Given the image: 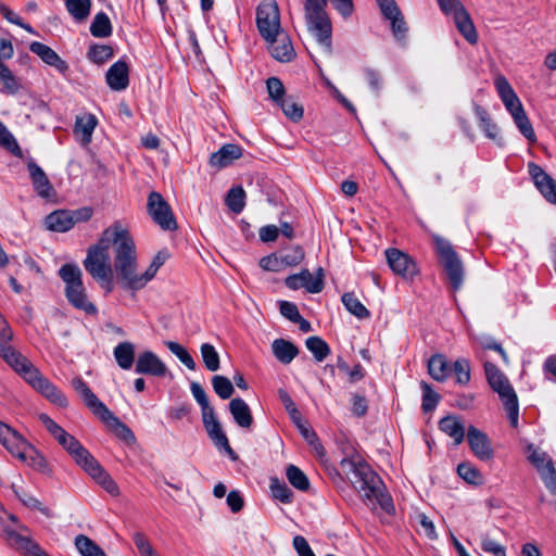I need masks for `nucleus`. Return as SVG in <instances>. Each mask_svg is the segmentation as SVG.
<instances>
[{
  "instance_id": "54",
  "label": "nucleus",
  "mask_w": 556,
  "mask_h": 556,
  "mask_svg": "<svg viewBox=\"0 0 556 556\" xmlns=\"http://www.w3.org/2000/svg\"><path fill=\"white\" fill-rule=\"evenodd\" d=\"M283 114L293 122H299L303 117V106L292 100L291 97H286L279 104Z\"/></svg>"
},
{
  "instance_id": "1",
  "label": "nucleus",
  "mask_w": 556,
  "mask_h": 556,
  "mask_svg": "<svg viewBox=\"0 0 556 556\" xmlns=\"http://www.w3.org/2000/svg\"><path fill=\"white\" fill-rule=\"evenodd\" d=\"M117 252V280L123 288L134 291L142 289L150 280H152L160 267L169 257V253L166 250L160 251L154 256L146 271L138 274L136 245L128 230L127 238H125L119 244V250Z\"/></svg>"
},
{
  "instance_id": "63",
  "label": "nucleus",
  "mask_w": 556,
  "mask_h": 556,
  "mask_svg": "<svg viewBox=\"0 0 556 556\" xmlns=\"http://www.w3.org/2000/svg\"><path fill=\"white\" fill-rule=\"evenodd\" d=\"M93 480L111 495L117 496L119 494V489L116 482L105 470L98 475Z\"/></svg>"
},
{
  "instance_id": "46",
  "label": "nucleus",
  "mask_w": 556,
  "mask_h": 556,
  "mask_svg": "<svg viewBox=\"0 0 556 556\" xmlns=\"http://www.w3.org/2000/svg\"><path fill=\"white\" fill-rule=\"evenodd\" d=\"M286 476L290 484L299 491H307L309 481L307 476L295 465H289L286 469Z\"/></svg>"
},
{
  "instance_id": "17",
  "label": "nucleus",
  "mask_w": 556,
  "mask_h": 556,
  "mask_svg": "<svg viewBox=\"0 0 556 556\" xmlns=\"http://www.w3.org/2000/svg\"><path fill=\"white\" fill-rule=\"evenodd\" d=\"M528 169L535 187L544 199L556 205V180L535 163H529Z\"/></svg>"
},
{
  "instance_id": "25",
  "label": "nucleus",
  "mask_w": 556,
  "mask_h": 556,
  "mask_svg": "<svg viewBox=\"0 0 556 556\" xmlns=\"http://www.w3.org/2000/svg\"><path fill=\"white\" fill-rule=\"evenodd\" d=\"M72 387L79 394L86 406L94 415L99 416L106 408L105 404L97 397V395L80 377H75L72 380Z\"/></svg>"
},
{
  "instance_id": "15",
  "label": "nucleus",
  "mask_w": 556,
  "mask_h": 556,
  "mask_svg": "<svg viewBox=\"0 0 556 556\" xmlns=\"http://www.w3.org/2000/svg\"><path fill=\"white\" fill-rule=\"evenodd\" d=\"M285 282L291 290L304 288L309 293H319L324 289V270L319 267L314 276L308 269H303L299 274L288 276Z\"/></svg>"
},
{
  "instance_id": "36",
  "label": "nucleus",
  "mask_w": 556,
  "mask_h": 556,
  "mask_svg": "<svg viewBox=\"0 0 556 556\" xmlns=\"http://www.w3.org/2000/svg\"><path fill=\"white\" fill-rule=\"evenodd\" d=\"M98 124V121L92 114H85L76 118L74 132L80 136L83 144H88L91 141L92 132Z\"/></svg>"
},
{
  "instance_id": "60",
  "label": "nucleus",
  "mask_w": 556,
  "mask_h": 556,
  "mask_svg": "<svg viewBox=\"0 0 556 556\" xmlns=\"http://www.w3.org/2000/svg\"><path fill=\"white\" fill-rule=\"evenodd\" d=\"M514 122L518 127L519 131L525 136V138L530 142L536 141V136L534 129L532 127L531 122L529 121L526 112L515 116Z\"/></svg>"
},
{
  "instance_id": "22",
  "label": "nucleus",
  "mask_w": 556,
  "mask_h": 556,
  "mask_svg": "<svg viewBox=\"0 0 556 556\" xmlns=\"http://www.w3.org/2000/svg\"><path fill=\"white\" fill-rule=\"evenodd\" d=\"M105 80L112 90H125L129 85V67L126 61L118 60L112 64L106 72Z\"/></svg>"
},
{
  "instance_id": "24",
  "label": "nucleus",
  "mask_w": 556,
  "mask_h": 556,
  "mask_svg": "<svg viewBox=\"0 0 556 556\" xmlns=\"http://www.w3.org/2000/svg\"><path fill=\"white\" fill-rule=\"evenodd\" d=\"M17 459L25 463L36 471L41 473H49L50 468L49 465L43 457L30 443L25 441V446H22L20 452L15 454Z\"/></svg>"
},
{
  "instance_id": "23",
  "label": "nucleus",
  "mask_w": 556,
  "mask_h": 556,
  "mask_svg": "<svg viewBox=\"0 0 556 556\" xmlns=\"http://www.w3.org/2000/svg\"><path fill=\"white\" fill-rule=\"evenodd\" d=\"M29 50L38 55L47 65L54 67L59 73L65 74L68 71L67 63L47 45L34 41L29 45Z\"/></svg>"
},
{
  "instance_id": "55",
  "label": "nucleus",
  "mask_w": 556,
  "mask_h": 556,
  "mask_svg": "<svg viewBox=\"0 0 556 556\" xmlns=\"http://www.w3.org/2000/svg\"><path fill=\"white\" fill-rule=\"evenodd\" d=\"M476 114L479 119V125L485 136L490 139H495L497 136V126L491 121L488 112L484 109L477 106Z\"/></svg>"
},
{
  "instance_id": "39",
  "label": "nucleus",
  "mask_w": 556,
  "mask_h": 556,
  "mask_svg": "<svg viewBox=\"0 0 556 556\" xmlns=\"http://www.w3.org/2000/svg\"><path fill=\"white\" fill-rule=\"evenodd\" d=\"M74 459L92 479L104 470L100 463L85 447L80 450Z\"/></svg>"
},
{
  "instance_id": "40",
  "label": "nucleus",
  "mask_w": 556,
  "mask_h": 556,
  "mask_svg": "<svg viewBox=\"0 0 556 556\" xmlns=\"http://www.w3.org/2000/svg\"><path fill=\"white\" fill-rule=\"evenodd\" d=\"M12 490L15 494V496L22 502L23 505L26 507L39 510L47 517H51V510L48 507L42 506L41 502L33 496L30 493H28L26 490H24L22 486L12 484Z\"/></svg>"
},
{
  "instance_id": "10",
  "label": "nucleus",
  "mask_w": 556,
  "mask_h": 556,
  "mask_svg": "<svg viewBox=\"0 0 556 556\" xmlns=\"http://www.w3.org/2000/svg\"><path fill=\"white\" fill-rule=\"evenodd\" d=\"M4 538L8 544L20 553L28 556H49L30 536L27 526L18 523V530L3 525Z\"/></svg>"
},
{
  "instance_id": "7",
  "label": "nucleus",
  "mask_w": 556,
  "mask_h": 556,
  "mask_svg": "<svg viewBox=\"0 0 556 556\" xmlns=\"http://www.w3.org/2000/svg\"><path fill=\"white\" fill-rule=\"evenodd\" d=\"M484 371L491 389L500 395L504 404L511 427L517 428L519 403L508 378L490 362L484 363Z\"/></svg>"
},
{
  "instance_id": "5",
  "label": "nucleus",
  "mask_w": 556,
  "mask_h": 556,
  "mask_svg": "<svg viewBox=\"0 0 556 556\" xmlns=\"http://www.w3.org/2000/svg\"><path fill=\"white\" fill-rule=\"evenodd\" d=\"M328 0H305L304 17L307 30L328 53L332 52V24L326 11Z\"/></svg>"
},
{
  "instance_id": "35",
  "label": "nucleus",
  "mask_w": 556,
  "mask_h": 556,
  "mask_svg": "<svg viewBox=\"0 0 556 556\" xmlns=\"http://www.w3.org/2000/svg\"><path fill=\"white\" fill-rule=\"evenodd\" d=\"M113 355L117 365L122 369L128 370L135 362V345L128 341L121 342L114 348Z\"/></svg>"
},
{
  "instance_id": "49",
  "label": "nucleus",
  "mask_w": 556,
  "mask_h": 556,
  "mask_svg": "<svg viewBox=\"0 0 556 556\" xmlns=\"http://www.w3.org/2000/svg\"><path fill=\"white\" fill-rule=\"evenodd\" d=\"M113 48L109 45H92L89 47L87 56L96 64H103L113 58Z\"/></svg>"
},
{
  "instance_id": "52",
  "label": "nucleus",
  "mask_w": 556,
  "mask_h": 556,
  "mask_svg": "<svg viewBox=\"0 0 556 556\" xmlns=\"http://www.w3.org/2000/svg\"><path fill=\"white\" fill-rule=\"evenodd\" d=\"M203 363L207 370L216 371L219 369V355L211 343H203L200 348Z\"/></svg>"
},
{
  "instance_id": "62",
  "label": "nucleus",
  "mask_w": 556,
  "mask_h": 556,
  "mask_svg": "<svg viewBox=\"0 0 556 556\" xmlns=\"http://www.w3.org/2000/svg\"><path fill=\"white\" fill-rule=\"evenodd\" d=\"M304 255L303 249L296 245L283 253L280 261L287 266H296L303 261Z\"/></svg>"
},
{
  "instance_id": "2",
  "label": "nucleus",
  "mask_w": 556,
  "mask_h": 556,
  "mask_svg": "<svg viewBox=\"0 0 556 556\" xmlns=\"http://www.w3.org/2000/svg\"><path fill=\"white\" fill-rule=\"evenodd\" d=\"M0 337L1 357L20 374L34 389L59 407H67L68 401L61 390L45 378L39 370L11 344Z\"/></svg>"
},
{
  "instance_id": "37",
  "label": "nucleus",
  "mask_w": 556,
  "mask_h": 556,
  "mask_svg": "<svg viewBox=\"0 0 556 556\" xmlns=\"http://www.w3.org/2000/svg\"><path fill=\"white\" fill-rule=\"evenodd\" d=\"M271 349L275 357L283 364L291 363L299 353L298 348L285 339L274 340Z\"/></svg>"
},
{
  "instance_id": "9",
  "label": "nucleus",
  "mask_w": 556,
  "mask_h": 556,
  "mask_svg": "<svg viewBox=\"0 0 556 556\" xmlns=\"http://www.w3.org/2000/svg\"><path fill=\"white\" fill-rule=\"evenodd\" d=\"M256 26L265 40H269L282 31L279 8L275 0H265L258 4L256 9Z\"/></svg>"
},
{
  "instance_id": "48",
  "label": "nucleus",
  "mask_w": 556,
  "mask_h": 556,
  "mask_svg": "<svg viewBox=\"0 0 556 556\" xmlns=\"http://www.w3.org/2000/svg\"><path fill=\"white\" fill-rule=\"evenodd\" d=\"M420 388L422 391L421 409L424 413H430L437 407L441 400V396L426 381L420 382Z\"/></svg>"
},
{
  "instance_id": "57",
  "label": "nucleus",
  "mask_w": 556,
  "mask_h": 556,
  "mask_svg": "<svg viewBox=\"0 0 556 556\" xmlns=\"http://www.w3.org/2000/svg\"><path fill=\"white\" fill-rule=\"evenodd\" d=\"M270 490L273 496L279 500L282 503H290L293 497L292 491L288 488L285 482H281L279 479L275 478L270 481Z\"/></svg>"
},
{
  "instance_id": "3",
  "label": "nucleus",
  "mask_w": 556,
  "mask_h": 556,
  "mask_svg": "<svg viewBox=\"0 0 556 556\" xmlns=\"http://www.w3.org/2000/svg\"><path fill=\"white\" fill-rule=\"evenodd\" d=\"M340 467L365 501L377 502L389 511L392 500L382 492L381 479L367 463L359 456L351 455L341 459Z\"/></svg>"
},
{
  "instance_id": "42",
  "label": "nucleus",
  "mask_w": 556,
  "mask_h": 556,
  "mask_svg": "<svg viewBox=\"0 0 556 556\" xmlns=\"http://www.w3.org/2000/svg\"><path fill=\"white\" fill-rule=\"evenodd\" d=\"M90 33L97 38H106L112 34V24L109 16L103 13H97L91 25Z\"/></svg>"
},
{
  "instance_id": "59",
  "label": "nucleus",
  "mask_w": 556,
  "mask_h": 556,
  "mask_svg": "<svg viewBox=\"0 0 556 556\" xmlns=\"http://www.w3.org/2000/svg\"><path fill=\"white\" fill-rule=\"evenodd\" d=\"M452 370L455 374L457 383L467 384L470 381V365L467 359L460 358L455 361Z\"/></svg>"
},
{
  "instance_id": "43",
  "label": "nucleus",
  "mask_w": 556,
  "mask_h": 556,
  "mask_svg": "<svg viewBox=\"0 0 556 556\" xmlns=\"http://www.w3.org/2000/svg\"><path fill=\"white\" fill-rule=\"evenodd\" d=\"M75 546L81 556H106L96 542L84 534L75 538Z\"/></svg>"
},
{
  "instance_id": "11",
  "label": "nucleus",
  "mask_w": 556,
  "mask_h": 556,
  "mask_svg": "<svg viewBox=\"0 0 556 556\" xmlns=\"http://www.w3.org/2000/svg\"><path fill=\"white\" fill-rule=\"evenodd\" d=\"M528 459L538 470L544 485L552 494H556V468L552 458L546 452L534 447L532 444L528 446Z\"/></svg>"
},
{
  "instance_id": "61",
  "label": "nucleus",
  "mask_w": 556,
  "mask_h": 556,
  "mask_svg": "<svg viewBox=\"0 0 556 556\" xmlns=\"http://www.w3.org/2000/svg\"><path fill=\"white\" fill-rule=\"evenodd\" d=\"M457 473L468 483L477 484L481 479L480 471L468 463H463L457 466Z\"/></svg>"
},
{
  "instance_id": "20",
  "label": "nucleus",
  "mask_w": 556,
  "mask_h": 556,
  "mask_svg": "<svg viewBox=\"0 0 556 556\" xmlns=\"http://www.w3.org/2000/svg\"><path fill=\"white\" fill-rule=\"evenodd\" d=\"M467 441L472 453L481 460H490L493 457V450L489 438L475 426L468 428Z\"/></svg>"
},
{
  "instance_id": "44",
  "label": "nucleus",
  "mask_w": 556,
  "mask_h": 556,
  "mask_svg": "<svg viewBox=\"0 0 556 556\" xmlns=\"http://www.w3.org/2000/svg\"><path fill=\"white\" fill-rule=\"evenodd\" d=\"M305 345L317 362H323L330 354L328 343L320 337L314 336L307 338Z\"/></svg>"
},
{
  "instance_id": "8",
  "label": "nucleus",
  "mask_w": 556,
  "mask_h": 556,
  "mask_svg": "<svg viewBox=\"0 0 556 556\" xmlns=\"http://www.w3.org/2000/svg\"><path fill=\"white\" fill-rule=\"evenodd\" d=\"M432 239L439 263L446 275L451 288L453 291L459 290L465 279L464 265L459 255L454 250L452 243L446 239L439 235H433Z\"/></svg>"
},
{
  "instance_id": "14",
  "label": "nucleus",
  "mask_w": 556,
  "mask_h": 556,
  "mask_svg": "<svg viewBox=\"0 0 556 556\" xmlns=\"http://www.w3.org/2000/svg\"><path fill=\"white\" fill-rule=\"evenodd\" d=\"M39 420L50 432V434L59 442V444L67 451V453L75 458L80 450L84 447L79 441L72 434L66 432L60 425L51 419L47 414H40Z\"/></svg>"
},
{
  "instance_id": "51",
  "label": "nucleus",
  "mask_w": 556,
  "mask_h": 556,
  "mask_svg": "<svg viewBox=\"0 0 556 556\" xmlns=\"http://www.w3.org/2000/svg\"><path fill=\"white\" fill-rule=\"evenodd\" d=\"M167 349L190 370H195L197 364L190 353L175 341H166Z\"/></svg>"
},
{
  "instance_id": "4",
  "label": "nucleus",
  "mask_w": 556,
  "mask_h": 556,
  "mask_svg": "<svg viewBox=\"0 0 556 556\" xmlns=\"http://www.w3.org/2000/svg\"><path fill=\"white\" fill-rule=\"evenodd\" d=\"M125 238H127V229L116 222L103 230L97 244L88 248L84 267L94 280L108 277V274L112 271V266L109 262V249L111 245L113 247L114 270L116 271L117 251Z\"/></svg>"
},
{
  "instance_id": "56",
  "label": "nucleus",
  "mask_w": 556,
  "mask_h": 556,
  "mask_svg": "<svg viewBox=\"0 0 556 556\" xmlns=\"http://www.w3.org/2000/svg\"><path fill=\"white\" fill-rule=\"evenodd\" d=\"M266 88L269 98L278 105L286 98V89L282 81L277 77H269L266 80Z\"/></svg>"
},
{
  "instance_id": "13",
  "label": "nucleus",
  "mask_w": 556,
  "mask_h": 556,
  "mask_svg": "<svg viewBox=\"0 0 556 556\" xmlns=\"http://www.w3.org/2000/svg\"><path fill=\"white\" fill-rule=\"evenodd\" d=\"M202 410V420L203 425L207 431L208 437L215 443V445L219 448H224L225 452L232 458L237 459V454L231 448L229 441L224 433L219 421L217 420L214 408L208 406Z\"/></svg>"
},
{
  "instance_id": "38",
  "label": "nucleus",
  "mask_w": 556,
  "mask_h": 556,
  "mask_svg": "<svg viewBox=\"0 0 556 556\" xmlns=\"http://www.w3.org/2000/svg\"><path fill=\"white\" fill-rule=\"evenodd\" d=\"M341 301L346 311L358 319H367L370 317V312L358 300L354 292H345L341 296Z\"/></svg>"
},
{
  "instance_id": "26",
  "label": "nucleus",
  "mask_w": 556,
  "mask_h": 556,
  "mask_svg": "<svg viewBox=\"0 0 556 556\" xmlns=\"http://www.w3.org/2000/svg\"><path fill=\"white\" fill-rule=\"evenodd\" d=\"M242 156V148L238 144L226 143L212 153L210 164L216 168H224Z\"/></svg>"
},
{
  "instance_id": "33",
  "label": "nucleus",
  "mask_w": 556,
  "mask_h": 556,
  "mask_svg": "<svg viewBox=\"0 0 556 556\" xmlns=\"http://www.w3.org/2000/svg\"><path fill=\"white\" fill-rule=\"evenodd\" d=\"M46 226L49 230L65 232L73 228V217L70 211H54L46 217Z\"/></svg>"
},
{
  "instance_id": "58",
  "label": "nucleus",
  "mask_w": 556,
  "mask_h": 556,
  "mask_svg": "<svg viewBox=\"0 0 556 556\" xmlns=\"http://www.w3.org/2000/svg\"><path fill=\"white\" fill-rule=\"evenodd\" d=\"M390 22L391 31L397 41H404L407 36L408 26L402 12L394 17L388 20Z\"/></svg>"
},
{
  "instance_id": "18",
  "label": "nucleus",
  "mask_w": 556,
  "mask_h": 556,
  "mask_svg": "<svg viewBox=\"0 0 556 556\" xmlns=\"http://www.w3.org/2000/svg\"><path fill=\"white\" fill-rule=\"evenodd\" d=\"M494 84L501 100L503 101L507 111L511 114L513 118L525 113L519 98L504 76L496 77Z\"/></svg>"
},
{
  "instance_id": "27",
  "label": "nucleus",
  "mask_w": 556,
  "mask_h": 556,
  "mask_svg": "<svg viewBox=\"0 0 556 556\" xmlns=\"http://www.w3.org/2000/svg\"><path fill=\"white\" fill-rule=\"evenodd\" d=\"M25 439L12 427L0 421V444L15 456L22 446H25Z\"/></svg>"
},
{
  "instance_id": "29",
  "label": "nucleus",
  "mask_w": 556,
  "mask_h": 556,
  "mask_svg": "<svg viewBox=\"0 0 556 556\" xmlns=\"http://www.w3.org/2000/svg\"><path fill=\"white\" fill-rule=\"evenodd\" d=\"M229 412L235 422L244 429L251 428L253 416L249 405L240 397H235L229 402Z\"/></svg>"
},
{
  "instance_id": "16",
  "label": "nucleus",
  "mask_w": 556,
  "mask_h": 556,
  "mask_svg": "<svg viewBox=\"0 0 556 556\" xmlns=\"http://www.w3.org/2000/svg\"><path fill=\"white\" fill-rule=\"evenodd\" d=\"M386 257L388 265L396 275L404 278H414L418 274L416 263L409 257L408 254L395 248L386 250Z\"/></svg>"
},
{
  "instance_id": "28",
  "label": "nucleus",
  "mask_w": 556,
  "mask_h": 556,
  "mask_svg": "<svg viewBox=\"0 0 556 556\" xmlns=\"http://www.w3.org/2000/svg\"><path fill=\"white\" fill-rule=\"evenodd\" d=\"M112 431H114L115 435L126 442H134L135 435L132 431L122 422L114 414L106 407L99 416H98Z\"/></svg>"
},
{
  "instance_id": "31",
  "label": "nucleus",
  "mask_w": 556,
  "mask_h": 556,
  "mask_svg": "<svg viewBox=\"0 0 556 556\" xmlns=\"http://www.w3.org/2000/svg\"><path fill=\"white\" fill-rule=\"evenodd\" d=\"M27 168L36 192L40 197H49L51 191V184L46 173L35 162H29L27 164Z\"/></svg>"
},
{
  "instance_id": "30",
  "label": "nucleus",
  "mask_w": 556,
  "mask_h": 556,
  "mask_svg": "<svg viewBox=\"0 0 556 556\" xmlns=\"http://www.w3.org/2000/svg\"><path fill=\"white\" fill-rule=\"evenodd\" d=\"M439 428L442 432L454 440L455 445H459L464 441L465 427L456 416L450 415L443 417L439 421Z\"/></svg>"
},
{
  "instance_id": "64",
  "label": "nucleus",
  "mask_w": 556,
  "mask_h": 556,
  "mask_svg": "<svg viewBox=\"0 0 556 556\" xmlns=\"http://www.w3.org/2000/svg\"><path fill=\"white\" fill-rule=\"evenodd\" d=\"M481 549L495 556H506L505 547L488 536L482 538Z\"/></svg>"
},
{
  "instance_id": "12",
  "label": "nucleus",
  "mask_w": 556,
  "mask_h": 556,
  "mask_svg": "<svg viewBox=\"0 0 556 556\" xmlns=\"http://www.w3.org/2000/svg\"><path fill=\"white\" fill-rule=\"evenodd\" d=\"M148 212L155 224L163 230H175L177 223L169 204L161 193L152 191L148 198Z\"/></svg>"
},
{
  "instance_id": "45",
  "label": "nucleus",
  "mask_w": 556,
  "mask_h": 556,
  "mask_svg": "<svg viewBox=\"0 0 556 556\" xmlns=\"http://www.w3.org/2000/svg\"><path fill=\"white\" fill-rule=\"evenodd\" d=\"M0 83L2 84L1 92L8 94H15L20 89L17 78L13 75L12 71L0 61Z\"/></svg>"
},
{
  "instance_id": "6",
  "label": "nucleus",
  "mask_w": 556,
  "mask_h": 556,
  "mask_svg": "<svg viewBox=\"0 0 556 556\" xmlns=\"http://www.w3.org/2000/svg\"><path fill=\"white\" fill-rule=\"evenodd\" d=\"M59 276L65 283L64 293L68 303L87 315H97L98 308L88 298L83 282V271L78 265L72 263L62 265L59 269Z\"/></svg>"
},
{
  "instance_id": "34",
  "label": "nucleus",
  "mask_w": 556,
  "mask_h": 556,
  "mask_svg": "<svg viewBox=\"0 0 556 556\" xmlns=\"http://www.w3.org/2000/svg\"><path fill=\"white\" fill-rule=\"evenodd\" d=\"M428 372L437 381H445L452 372V366L444 355L435 354L428 361Z\"/></svg>"
},
{
  "instance_id": "32",
  "label": "nucleus",
  "mask_w": 556,
  "mask_h": 556,
  "mask_svg": "<svg viewBox=\"0 0 556 556\" xmlns=\"http://www.w3.org/2000/svg\"><path fill=\"white\" fill-rule=\"evenodd\" d=\"M453 18L458 31L464 38L471 45L477 43L478 34L469 13L466 10H460Z\"/></svg>"
},
{
  "instance_id": "50",
  "label": "nucleus",
  "mask_w": 556,
  "mask_h": 556,
  "mask_svg": "<svg viewBox=\"0 0 556 556\" xmlns=\"http://www.w3.org/2000/svg\"><path fill=\"white\" fill-rule=\"evenodd\" d=\"M0 144L5 148L10 153H12L16 157L23 156V151L18 146L15 137L12 132L5 127L3 123L0 125Z\"/></svg>"
},
{
  "instance_id": "21",
  "label": "nucleus",
  "mask_w": 556,
  "mask_h": 556,
  "mask_svg": "<svg viewBox=\"0 0 556 556\" xmlns=\"http://www.w3.org/2000/svg\"><path fill=\"white\" fill-rule=\"evenodd\" d=\"M271 56L279 62H290L295 56V51L289 36L280 31L276 37L266 40Z\"/></svg>"
},
{
  "instance_id": "41",
  "label": "nucleus",
  "mask_w": 556,
  "mask_h": 556,
  "mask_svg": "<svg viewBox=\"0 0 556 556\" xmlns=\"http://www.w3.org/2000/svg\"><path fill=\"white\" fill-rule=\"evenodd\" d=\"M225 203L232 213L240 214L245 206L244 189L241 186L230 188L226 194Z\"/></svg>"
},
{
  "instance_id": "19",
  "label": "nucleus",
  "mask_w": 556,
  "mask_h": 556,
  "mask_svg": "<svg viewBox=\"0 0 556 556\" xmlns=\"http://www.w3.org/2000/svg\"><path fill=\"white\" fill-rule=\"evenodd\" d=\"M136 372L154 377H164L167 367L163 361L153 352L144 351L136 359Z\"/></svg>"
},
{
  "instance_id": "47",
  "label": "nucleus",
  "mask_w": 556,
  "mask_h": 556,
  "mask_svg": "<svg viewBox=\"0 0 556 556\" xmlns=\"http://www.w3.org/2000/svg\"><path fill=\"white\" fill-rule=\"evenodd\" d=\"M68 13L77 21H84L90 13L91 0H65Z\"/></svg>"
},
{
  "instance_id": "53",
  "label": "nucleus",
  "mask_w": 556,
  "mask_h": 556,
  "mask_svg": "<svg viewBox=\"0 0 556 556\" xmlns=\"http://www.w3.org/2000/svg\"><path fill=\"white\" fill-rule=\"evenodd\" d=\"M212 386L215 393L223 400L230 399L235 392L231 381L225 376H214L212 378Z\"/></svg>"
}]
</instances>
